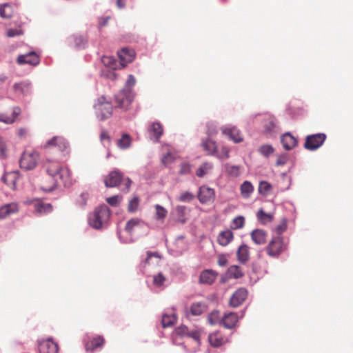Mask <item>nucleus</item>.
<instances>
[{
  "instance_id": "3",
  "label": "nucleus",
  "mask_w": 353,
  "mask_h": 353,
  "mask_svg": "<svg viewBox=\"0 0 353 353\" xmlns=\"http://www.w3.org/2000/svg\"><path fill=\"white\" fill-rule=\"evenodd\" d=\"M110 212L108 206L103 205L97 208L88 216V223L91 227L99 230L102 228L108 222Z\"/></svg>"
},
{
  "instance_id": "45",
  "label": "nucleus",
  "mask_w": 353,
  "mask_h": 353,
  "mask_svg": "<svg viewBox=\"0 0 353 353\" xmlns=\"http://www.w3.org/2000/svg\"><path fill=\"white\" fill-rule=\"evenodd\" d=\"M258 150L260 154L265 157H268L274 152V148L270 145H263L259 147Z\"/></svg>"
},
{
  "instance_id": "44",
  "label": "nucleus",
  "mask_w": 353,
  "mask_h": 353,
  "mask_svg": "<svg viewBox=\"0 0 353 353\" xmlns=\"http://www.w3.org/2000/svg\"><path fill=\"white\" fill-rule=\"evenodd\" d=\"M257 218L263 223L270 222L272 220V215L265 213L263 210H259L257 212Z\"/></svg>"
},
{
  "instance_id": "54",
  "label": "nucleus",
  "mask_w": 353,
  "mask_h": 353,
  "mask_svg": "<svg viewBox=\"0 0 353 353\" xmlns=\"http://www.w3.org/2000/svg\"><path fill=\"white\" fill-rule=\"evenodd\" d=\"M89 198V194L87 192H83L80 194L77 203L81 206L83 207L86 205L87 200Z\"/></svg>"
},
{
  "instance_id": "47",
  "label": "nucleus",
  "mask_w": 353,
  "mask_h": 353,
  "mask_svg": "<svg viewBox=\"0 0 353 353\" xmlns=\"http://www.w3.org/2000/svg\"><path fill=\"white\" fill-rule=\"evenodd\" d=\"M165 280V277L161 273H159L154 276L153 283L157 287H161L164 285Z\"/></svg>"
},
{
  "instance_id": "1",
  "label": "nucleus",
  "mask_w": 353,
  "mask_h": 353,
  "mask_svg": "<svg viewBox=\"0 0 353 353\" xmlns=\"http://www.w3.org/2000/svg\"><path fill=\"white\" fill-rule=\"evenodd\" d=\"M44 168L48 174L52 178L51 183L48 187L41 188L46 192H50L54 188L62 183L65 187L70 186L72 184L70 172L67 168H63L57 161H48Z\"/></svg>"
},
{
  "instance_id": "23",
  "label": "nucleus",
  "mask_w": 353,
  "mask_h": 353,
  "mask_svg": "<svg viewBox=\"0 0 353 353\" xmlns=\"http://www.w3.org/2000/svg\"><path fill=\"white\" fill-rule=\"evenodd\" d=\"M233 237V232L230 230H227L219 233L217 241L221 245L225 246L232 241Z\"/></svg>"
},
{
  "instance_id": "15",
  "label": "nucleus",
  "mask_w": 353,
  "mask_h": 353,
  "mask_svg": "<svg viewBox=\"0 0 353 353\" xmlns=\"http://www.w3.org/2000/svg\"><path fill=\"white\" fill-rule=\"evenodd\" d=\"M264 131L271 137L275 136L278 133V127L274 117L270 115L266 117Z\"/></svg>"
},
{
  "instance_id": "9",
  "label": "nucleus",
  "mask_w": 353,
  "mask_h": 353,
  "mask_svg": "<svg viewBox=\"0 0 353 353\" xmlns=\"http://www.w3.org/2000/svg\"><path fill=\"white\" fill-rule=\"evenodd\" d=\"M198 199L203 204L211 203L214 199V190L207 186H201L198 192Z\"/></svg>"
},
{
  "instance_id": "57",
  "label": "nucleus",
  "mask_w": 353,
  "mask_h": 353,
  "mask_svg": "<svg viewBox=\"0 0 353 353\" xmlns=\"http://www.w3.org/2000/svg\"><path fill=\"white\" fill-rule=\"evenodd\" d=\"M22 30L21 29L10 28L7 30V36L8 37H14L17 35L22 34Z\"/></svg>"
},
{
  "instance_id": "49",
  "label": "nucleus",
  "mask_w": 353,
  "mask_h": 353,
  "mask_svg": "<svg viewBox=\"0 0 353 353\" xmlns=\"http://www.w3.org/2000/svg\"><path fill=\"white\" fill-rule=\"evenodd\" d=\"M194 195L190 192H184L181 194L179 201L181 202H190L194 199Z\"/></svg>"
},
{
  "instance_id": "7",
  "label": "nucleus",
  "mask_w": 353,
  "mask_h": 353,
  "mask_svg": "<svg viewBox=\"0 0 353 353\" xmlns=\"http://www.w3.org/2000/svg\"><path fill=\"white\" fill-rule=\"evenodd\" d=\"M97 117L101 120L108 119L112 112V106L108 102H105L103 97L99 99V103L94 105Z\"/></svg>"
},
{
  "instance_id": "26",
  "label": "nucleus",
  "mask_w": 353,
  "mask_h": 353,
  "mask_svg": "<svg viewBox=\"0 0 353 353\" xmlns=\"http://www.w3.org/2000/svg\"><path fill=\"white\" fill-rule=\"evenodd\" d=\"M251 238L256 244L261 245L265 242L266 234L262 230L256 229L251 232Z\"/></svg>"
},
{
  "instance_id": "61",
  "label": "nucleus",
  "mask_w": 353,
  "mask_h": 353,
  "mask_svg": "<svg viewBox=\"0 0 353 353\" xmlns=\"http://www.w3.org/2000/svg\"><path fill=\"white\" fill-rule=\"evenodd\" d=\"M188 336H190L196 341L199 342L200 338V332L196 330H190Z\"/></svg>"
},
{
  "instance_id": "40",
  "label": "nucleus",
  "mask_w": 353,
  "mask_h": 353,
  "mask_svg": "<svg viewBox=\"0 0 353 353\" xmlns=\"http://www.w3.org/2000/svg\"><path fill=\"white\" fill-rule=\"evenodd\" d=\"M17 178V172H9V173L5 174L2 176V180L8 185H14Z\"/></svg>"
},
{
  "instance_id": "10",
  "label": "nucleus",
  "mask_w": 353,
  "mask_h": 353,
  "mask_svg": "<svg viewBox=\"0 0 353 353\" xmlns=\"http://www.w3.org/2000/svg\"><path fill=\"white\" fill-rule=\"evenodd\" d=\"M40 353H58V345L51 338L41 341L39 343Z\"/></svg>"
},
{
  "instance_id": "29",
  "label": "nucleus",
  "mask_w": 353,
  "mask_h": 353,
  "mask_svg": "<svg viewBox=\"0 0 353 353\" xmlns=\"http://www.w3.org/2000/svg\"><path fill=\"white\" fill-rule=\"evenodd\" d=\"M241 194L245 198H249L254 191V187L252 183L248 181H245L240 187Z\"/></svg>"
},
{
  "instance_id": "42",
  "label": "nucleus",
  "mask_w": 353,
  "mask_h": 353,
  "mask_svg": "<svg viewBox=\"0 0 353 353\" xmlns=\"http://www.w3.org/2000/svg\"><path fill=\"white\" fill-rule=\"evenodd\" d=\"M214 156L221 160L228 159L230 157V149L225 146H223L220 151L216 149Z\"/></svg>"
},
{
  "instance_id": "38",
  "label": "nucleus",
  "mask_w": 353,
  "mask_h": 353,
  "mask_svg": "<svg viewBox=\"0 0 353 353\" xmlns=\"http://www.w3.org/2000/svg\"><path fill=\"white\" fill-rule=\"evenodd\" d=\"M131 144V138L127 134H124L122 137L117 141V145L121 149H126L130 146Z\"/></svg>"
},
{
  "instance_id": "63",
  "label": "nucleus",
  "mask_w": 353,
  "mask_h": 353,
  "mask_svg": "<svg viewBox=\"0 0 353 353\" xmlns=\"http://www.w3.org/2000/svg\"><path fill=\"white\" fill-rule=\"evenodd\" d=\"M207 133L208 136H213L217 133V129L215 126L211 127L210 125H208Z\"/></svg>"
},
{
  "instance_id": "11",
  "label": "nucleus",
  "mask_w": 353,
  "mask_h": 353,
  "mask_svg": "<svg viewBox=\"0 0 353 353\" xmlns=\"http://www.w3.org/2000/svg\"><path fill=\"white\" fill-rule=\"evenodd\" d=\"M134 51L133 50L124 48L118 52V56L120 59L119 63L121 68H123L127 65L128 63L132 62L134 58Z\"/></svg>"
},
{
  "instance_id": "53",
  "label": "nucleus",
  "mask_w": 353,
  "mask_h": 353,
  "mask_svg": "<svg viewBox=\"0 0 353 353\" xmlns=\"http://www.w3.org/2000/svg\"><path fill=\"white\" fill-rule=\"evenodd\" d=\"M10 8V6L8 4H4L0 6V16L3 18H9L11 14L8 12V10Z\"/></svg>"
},
{
  "instance_id": "60",
  "label": "nucleus",
  "mask_w": 353,
  "mask_h": 353,
  "mask_svg": "<svg viewBox=\"0 0 353 353\" xmlns=\"http://www.w3.org/2000/svg\"><path fill=\"white\" fill-rule=\"evenodd\" d=\"M152 257H155L158 260L161 259V256L158 252H152L148 251L147 252V258L145 259V263H150V260L152 259Z\"/></svg>"
},
{
  "instance_id": "2",
  "label": "nucleus",
  "mask_w": 353,
  "mask_h": 353,
  "mask_svg": "<svg viewBox=\"0 0 353 353\" xmlns=\"http://www.w3.org/2000/svg\"><path fill=\"white\" fill-rule=\"evenodd\" d=\"M135 83L134 77L132 74H130L125 83V88L115 95V101L118 107L124 110L128 108L134 99L131 88L135 85Z\"/></svg>"
},
{
  "instance_id": "27",
  "label": "nucleus",
  "mask_w": 353,
  "mask_h": 353,
  "mask_svg": "<svg viewBox=\"0 0 353 353\" xmlns=\"http://www.w3.org/2000/svg\"><path fill=\"white\" fill-rule=\"evenodd\" d=\"M209 342L214 347H220L225 343L227 340L223 339L220 333L214 332L209 335Z\"/></svg>"
},
{
  "instance_id": "25",
  "label": "nucleus",
  "mask_w": 353,
  "mask_h": 353,
  "mask_svg": "<svg viewBox=\"0 0 353 353\" xmlns=\"http://www.w3.org/2000/svg\"><path fill=\"white\" fill-rule=\"evenodd\" d=\"M236 256L239 261L241 263H245L249 260V248L243 244L238 248Z\"/></svg>"
},
{
  "instance_id": "50",
  "label": "nucleus",
  "mask_w": 353,
  "mask_h": 353,
  "mask_svg": "<svg viewBox=\"0 0 353 353\" xmlns=\"http://www.w3.org/2000/svg\"><path fill=\"white\" fill-rule=\"evenodd\" d=\"M219 319L220 316L218 311H214L208 316V321L211 325L217 323Z\"/></svg>"
},
{
  "instance_id": "20",
  "label": "nucleus",
  "mask_w": 353,
  "mask_h": 353,
  "mask_svg": "<svg viewBox=\"0 0 353 353\" xmlns=\"http://www.w3.org/2000/svg\"><path fill=\"white\" fill-rule=\"evenodd\" d=\"M283 147L287 150H290L296 146L297 143L296 139L293 137L290 132L284 134L281 139Z\"/></svg>"
},
{
  "instance_id": "31",
  "label": "nucleus",
  "mask_w": 353,
  "mask_h": 353,
  "mask_svg": "<svg viewBox=\"0 0 353 353\" xmlns=\"http://www.w3.org/2000/svg\"><path fill=\"white\" fill-rule=\"evenodd\" d=\"M13 88L17 94H26L30 91V84L25 81L16 83L14 84Z\"/></svg>"
},
{
  "instance_id": "64",
  "label": "nucleus",
  "mask_w": 353,
  "mask_h": 353,
  "mask_svg": "<svg viewBox=\"0 0 353 353\" xmlns=\"http://www.w3.org/2000/svg\"><path fill=\"white\" fill-rule=\"evenodd\" d=\"M228 260L227 259L223 256H220L218 259V264L221 266H225L227 265Z\"/></svg>"
},
{
  "instance_id": "4",
  "label": "nucleus",
  "mask_w": 353,
  "mask_h": 353,
  "mask_svg": "<svg viewBox=\"0 0 353 353\" xmlns=\"http://www.w3.org/2000/svg\"><path fill=\"white\" fill-rule=\"evenodd\" d=\"M287 245L283 241V236L277 235L272 239L266 248L267 254L272 257H278L279 255L286 250Z\"/></svg>"
},
{
  "instance_id": "62",
  "label": "nucleus",
  "mask_w": 353,
  "mask_h": 353,
  "mask_svg": "<svg viewBox=\"0 0 353 353\" xmlns=\"http://www.w3.org/2000/svg\"><path fill=\"white\" fill-rule=\"evenodd\" d=\"M84 42H85L84 39L82 37H81V36L77 37L74 39L75 45L78 48L83 47L84 46Z\"/></svg>"
},
{
  "instance_id": "6",
  "label": "nucleus",
  "mask_w": 353,
  "mask_h": 353,
  "mask_svg": "<svg viewBox=\"0 0 353 353\" xmlns=\"http://www.w3.org/2000/svg\"><path fill=\"white\" fill-rule=\"evenodd\" d=\"M326 139V134L317 133L306 137L304 147L308 150H315L320 148Z\"/></svg>"
},
{
  "instance_id": "34",
  "label": "nucleus",
  "mask_w": 353,
  "mask_h": 353,
  "mask_svg": "<svg viewBox=\"0 0 353 353\" xmlns=\"http://www.w3.org/2000/svg\"><path fill=\"white\" fill-rule=\"evenodd\" d=\"M227 274L229 277L234 279L241 278L243 275L242 270L238 265H231L228 269Z\"/></svg>"
},
{
  "instance_id": "58",
  "label": "nucleus",
  "mask_w": 353,
  "mask_h": 353,
  "mask_svg": "<svg viewBox=\"0 0 353 353\" xmlns=\"http://www.w3.org/2000/svg\"><path fill=\"white\" fill-rule=\"evenodd\" d=\"M0 121L6 124H10L14 121V118H12L11 116H8L4 114H0Z\"/></svg>"
},
{
  "instance_id": "21",
  "label": "nucleus",
  "mask_w": 353,
  "mask_h": 353,
  "mask_svg": "<svg viewBox=\"0 0 353 353\" xmlns=\"http://www.w3.org/2000/svg\"><path fill=\"white\" fill-rule=\"evenodd\" d=\"M18 211V205L15 203L6 204L0 208V219H3Z\"/></svg>"
},
{
  "instance_id": "33",
  "label": "nucleus",
  "mask_w": 353,
  "mask_h": 353,
  "mask_svg": "<svg viewBox=\"0 0 353 353\" xmlns=\"http://www.w3.org/2000/svg\"><path fill=\"white\" fill-rule=\"evenodd\" d=\"M34 208L39 213L50 212L52 210V207L50 203H44L41 201L37 200L34 203Z\"/></svg>"
},
{
  "instance_id": "13",
  "label": "nucleus",
  "mask_w": 353,
  "mask_h": 353,
  "mask_svg": "<svg viewBox=\"0 0 353 353\" xmlns=\"http://www.w3.org/2000/svg\"><path fill=\"white\" fill-rule=\"evenodd\" d=\"M45 147H56L59 150L63 152L68 148V143L61 137H54L47 141Z\"/></svg>"
},
{
  "instance_id": "36",
  "label": "nucleus",
  "mask_w": 353,
  "mask_h": 353,
  "mask_svg": "<svg viewBox=\"0 0 353 353\" xmlns=\"http://www.w3.org/2000/svg\"><path fill=\"white\" fill-rule=\"evenodd\" d=\"M104 343V339L102 336H98L97 338H94L90 343H88L85 345V348L87 350H94V349L101 347Z\"/></svg>"
},
{
  "instance_id": "17",
  "label": "nucleus",
  "mask_w": 353,
  "mask_h": 353,
  "mask_svg": "<svg viewBox=\"0 0 353 353\" xmlns=\"http://www.w3.org/2000/svg\"><path fill=\"white\" fill-rule=\"evenodd\" d=\"M217 276V273L212 270H205L202 271L199 276L201 283L211 285L214 283Z\"/></svg>"
},
{
  "instance_id": "39",
  "label": "nucleus",
  "mask_w": 353,
  "mask_h": 353,
  "mask_svg": "<svg viewBox=\"0 0 353 353\" xmlns=\"http://www.w3.org/2000/svg\"><path fill=\"white\" fill-rule=\"evenodd\" d=\"M154 208L156 210V212H155L156 219L160 220V221H163L168 214L167 210L159 204L155 205Z\"/></svg>"
},
{
  "instance_id": "12",
  "label": "nucleus",
  "mask_w": 353,
  "mask_h": 353,
  "mask_svg": "<svg viewBox=\"0 0 353 353\" xmlns=\"http://www.w3.org/2000/svg\"><path fill=\"white\" fill-rule=\"evenodd\" d=\"M248 291L245 288H239L232 294L230 304L233 307L239 306L247 298Z\"/></svg>"
},
{
  "instance_id": "19",
  "label": "nucleus",
  "mask_w": 353,
  "mask_h": 353,
  "mask_svg": "<svg viewBox=\"0 0 353 353\" xmlns=\"http://www.w3.org/2000/svg\"><path fill=\"white\" fill-rule=\"evenodd\" d=\"M148 133L152 139L155 142H158L161 136L163 134V130L162 125L159 122L153 123L148 128Z\"/></svg>"
},
{
  "instance_id": "14",
  "label": "nucleus",
  "mask_w": 353,
  "mask_h": 353,
  "mask_svg": "<svg viewBox=\"0 0 353 353\" xmlns=\"http://www.w3.org/2000/svg\"><path fill=\"white\" fill-rule=\"evenodd\" d=\"M39 62V59L34 52L21 54L17 58V63L20 65L28 63L30 65H36Z\"/></svg>"
},
{
  "instance_id": "52",
  "label": "nucleus",
  "mask_w": 353,
  "mask_h": 353,
  "mask_svg": "<svg viewBox=\"0 0 353 353\" xmlns=\"http://www.w3.org/2000/svg\"><path fill=\"white\" fill-rule=\"evenodd\" d=\"M174 156L170 152H168L162 157L161 161L164 165L168 166L174 161Z\"/></svg>"
},
{
  "instance_id": "51",
  "label": "nucleus",
  "mask_w": 353,
  "mask_h": 353,
  "mask_svg": "<svg viewBox=\"0 0 353 353\" xmlns=\"http://www.w3.org/2000/svg\"><path fill=\"white\" fill-rule=\"evenodd\" d=\"M0 157L2 159L7 157V145L4 139L0 137Z\"/></svg>"
},
{
  "instance_id": "18",
  "label": "nucleus",
  "mask_w": 353,
  "mask_h": 353,
  "mask_svg": "<svg viewBox=\"0 0 353 353\" xmlns=\"http://www.w3.org/2000/svg\"><path fill=\"white\" fill-rule=\"evenodd\" d=\"M238 319V316L236 313L229 312L224 314L221 320V323L225 327L232 329L236 325Z\"/></svg>"
},
{
  "instance_id": "30",
  "label": "nucleus",
  "mask_w": 353,
  "mask_h": 353,
  "mask_svg": "<svg viewBox=\"0 0 353 353\" xmlns=\"http://www.w3.org/2000/svg\"><path fill=\"white\" fill-rule=\"evenodd\" d=\"M226 173L231 177H238L242 172V168L239 165H233L229 163L225 165Z\"/></svg>"
},
{
  "instance_id": "59",
  "label": "nucleus",
  "mask_w": 353,
  "mask_h": 353,
  "mask_svg": "<svg viewBox=\"0 0 353 353\" xmlns=\"http://www.w3.org/2000/svg\"><path fill=\"white\" fill-rule=\"evenodd\" d=\"M106 201L112 206H116L119 203V196L116 195L106 199Z\"/></svg>"
},
{
  "instance_id": "46",
  "label": "nucleus",
  "mask_w": 353,
  "mask_h": 353,
  "mask_svg": "<svg viewBox=\"0 0 353 353\" xmlns=\"http://www.w3.org/2000/svg\"><path fill=\"white\" fill-rule=\"evenodd\" d=\"M245 219L243 216H238L232 221V228L235 230L242 228L244 225Z\"/></svg>"
},
{
  "instance_id": "24",
  "label": "nucleus",
  "mask_w": 353,
  "mask_h": 353,
  "mask_svg": "<svg viewBox=\"0 0 353 353\" xmlns=\"http://www.w3.org/2000/svg\"><path fill=\"white\" fill-rule=\"evenodd\" d=\"M101 61L110 70H114L121 68L119 62L112 57L103 56L101 58Z\"/></svg>"
},
{
  "instance_id": "56",
  "label": "nucleus",
  "mask_w": 353,
  "mask_h": 353,
  "mask_svg": "<svg viewBox=\"0 0 353 353\" xmlns=\"http://www.w3.org/2000/svg\"><path fill=\"white\" fill-rule=\"evenodd\" d=\"M191 172V165L188 163L181 164L179 173L182 175L188 174Z\"/></svg>"
},
{
  "instance_id": "35",
  "label": "nucleus",
  "mask_w": 353,
  "mask_h": 353,
  "mask_svg": "<svg viewBox=\"0 0 353 353\" xmlns=\"http://www.w3.org/2000/svg\"><path fill=\"white\" fill-rule=\"evenodd\" d=\"M176 320V316L173 313L164 314L162 316V325L163 327H170L175 323Z\"/></svg>"
},
{
  "instance_id": "48",
  "label": "nucleus",
  "mask_w": 353,
  "mask_h": 353,
  "mask_svg": "<svg viewBox=\"0 0 353 353\" xmlns=\"http://www.w3.org/2000/svg\"><path fill=\"white\" fill-rule=\"evenodd\" d=\"M271 189V185L266 181H261L259 184V192L263 194H267Z\"/></svg>"
},
{
  "instance_id": "32",
  "label": "nucleus",
  "mask_w": 353,
  "mask_h": 353,
  "mask_svg": "<svg viewBox=\"0 0 353 353\" xmlns=\"http://www.w3.org/2000/svg\"><path fill=\"white\" fill-rule=\"evenodd\" d=\"M206 310V305L202 302L193 303L190 306V313L193 316H199Z\"/></svg>"
},
{
  "instance_id": "8",
  "label": "nucleus",
  "mask_w": 353,
  "mask_h": 353,
  "mask_svg": "<svg viewBox=\"0 0 353 353\" xmlns=\"http://www.w3.org/2000/svg\"><path fill=\"white\" fill-rule=\"evenodd\" d=\"M221 130L223 134L228 136L230 139L236 143H241L243 140L242 134L236 126L230 124L223 125Z\"/></svg>"
},
{
  "instance_id": "5",
  "label": "nucleus",
  "mask_w": 353,
  "mask_h": 353,
  "mask_svg": "<svg viewBox=\"0 0 353 353\" xmlns=\"http://www.w3.org/2000/svg\"><path fill=\"white\" fill-rule=\"evenodd\" d=\"M38 157V153L34 151L24 152L19 161L21 168L26 170L34 169L37 165Z\"/></svg>"
},
{
  "instance_id": "41",
  "label": "nucleus",
  "mask_w": 353,
  "mask_h": 353,
  "mask_svg": "<svg viewBox=\"0 0 353 353\" xmlns=\"http://www.w3.org/2000/svg\"><path fill=\"white\" fill-rule=\"evenodd\" d=\"M141 220L138 218H134L129 220L125 225V230L129 234H131L134 227L139 225Z\"/></svg>"
},
{
  "instance_id": "22",
  "label": "nucleus",
  "mask_w": 353,
  "mask_h": 353,
  "mask_svg": "<svg viewBox=\"0 0 353 353\" xmlns=\"http://www.w3.org/2000/svg\"><path fill=\"white\" fill-rule=\"evenodd\" d=\"M201 145L208 155L214 156L216 154L217 145L216 141L212 139L208 138L203 140Z\"/></svg>"
},
{
  "instance_id": "16",
  "label": "nucleus",
  "mask_w": 353,
  "mask_h": 353,
  "mask_svg": "<svg viewBox=\"0 0 353 353\" xmlns=\"http://www.w3.org/2000/svg\"><path fill=\"white\" fill-rule=\"evenodd\" d=\"M122 179V174L118 170L111 172L105 179V185L106 187L117 186Z\"/></svg>"
},
{
  "instance_id": "28",
  "label": "nucleus",
  "mask_w": 353,
  "mask_h": 353,
  "mask_svg": "<svg viewBox=\"0 0 353 353\" xmlns=\"http://www.w3.org/2000/svg\"><path fill=\"white\" fill-rule=\"evenodd\" d=\"M213 168V164L210 162H205L202 163L196 171V175L202 178L206 174H208Z\"/></svg>"
},
{
  "instance_id": "37",
  "label": "nucleus",
  "mask_w": 353,
  "mask_h": 353,
  "mask_svg": "<svg viewBox=\"0 0 353 353\" xmlns=\"http://www.w3.org/2000/svg\"><path fill=\"white\" fill-rule=\"evenodd\" d=\"M185 210L186 208L183 205H177L175 208L174 212L176 213L177 221L181 222V223H184L185 222Z\"/></svg>"
},
{
  "instance_id": "55",
  "label": "nucleus",
  "mask_w": 353,
  "mask_h": 353,
  "mask_svg": "<svg viewBox=\"0 0 353 353\" xmlns=\"http://www.w3.org/2000/svg\"><path fill=\"white\" fill-rule=\"evenodd\" d=\"M189 331V328L185 325L179 326L175 330L176 334L180 336H188Z\"/></svg>"
},
{
  "instance_id": "43",
  "label": "nucleus",
  "mask_w": 353,
  "mask_h": 353,
  "mask_svg": "<svg viewBox=\"0 0 353 353\" xmlns=\"http://www.w3.org/2000/svg\"><path fill=\"white\" fill-rule=\"evenodd\" d=\"M139 205V199L135 196L129 201L128 210L130 212L134 213L138 210Z\"/></svg>"
}]
</instances>
